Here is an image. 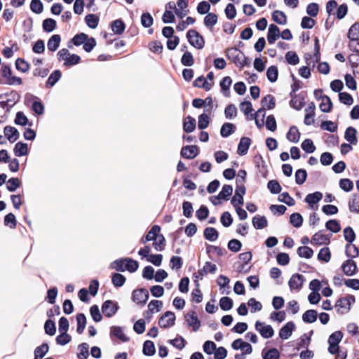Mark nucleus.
I'll use <instances>...</instances> for the list:
<instances>
[{
    "label": "nucleus",
    "mask_w": 359,
    "mask_h": 359,
    "mask_svg": "<svg viewBox=\"0 0 359 359\" xmlns=\"http://www.w3.org/2000/svg\"><path fill=\"white\" fill-rule=\"evenodd\" d=\"M138 267V262L130 258L118 259L110 264V268L122 272L128 271L133 273L136 271Z\"/></svg>",
    "instance_id": "obj_1"
},
{
    "label": "nucleus",
    "mask_w": 359,
    "mask_h": 359,
    "mask_svg": "<svg viewBox=\"0 0 359 359\" xmlns=\"http://www.w3.org/2000/svg\"><path fill=\"white\" fill-rule=\"evenodd\" d=\"M226 55L229 60L240 68L250 65L248 58L245 56L242 51L236 48H229L226 51Z\"/></svg>",
    "instance_id": "obj_2"
},
{
    "label": "nucleus",
    "mask_w": 359,
    "mask_h": 359,
    "mask_svg": "<svg viewBox=\"0 0 359 359\" xmlns=\"http://www.w3.org/2000/svg\"><path fill=\"white\" fill-rule=\"evenodd\" d=\"M355 302L353 295L348 294L338 299L335 304V308L341 314L346 313L351 309V305Z\"/></svg>",
    "instance_id": "obj_3"
},
{
    "label": "nucleus",
    "mask_w": 359,
    "mask_h": 359,
    "mask_svg": "<svg viewBox=\"0 0 359 359\" xmlns=\"http://www.w3.org/2000/svg\"><path fill=\"white\" fill-rule=\"evenodd\" d=\"M189 43L197 49H202L205 45L203 37L196 30L190 29L187 33Z\"/></svg>",
    "instance_id": "obj_4"
},
{
    "label": "nucleus",
    "mask_w": 359,
    "mask_h": 359,
    "mask_svg": "<svg viewBox=\"0 0 359 359\" xmlns=\"http://www.w3.org/2000/svg\"><path fill=\"white\" fill-rule=\"evenodd\" d=\"M217 269V266L215 264H212L210 262H206L203 267L194 274V276L196 279L195 281L198 279L202 280L203 277L208 273H215Z\"/></svg>",
    "instance_id": "obj_5"
},
{
    "label": "nucleus",
    "mask_w": 359,
    "mask_h": 359,
    "mask_svg": "<svg viewBox=\"0 0 359 359\" xmlns=\"http://www.w3.org/2000/svg\"><path fill=\"white\" fill-rule=\"evenodd\" d=\"M149 292L147 290L141 288L135 290L132 294V299L137 304L144 305L149 299Z\"/></svg>",
    "instance_id": "obj_6"
},
{
    "label": "nucleus",
    "mask_w": 359,
    "mask_h": 359,
    "mask_svg": "<svg viewBox=\"0 0 359 359\" xmlns=\"http://www.w3.org/2000/svg\"><path fill=\"white\" fill-rule=\"evenodd\" d=\"M255 329L265 339L272 337L274 334V331L271 325H265L264 323L260 321L256 322Z\"/></svg>",
    "instance_id": "obj_7"
},
{
    "label": "nucleus",
    "mask_w": 359,
    "mask_h": 359,
    "mask_svg": "<svg viewBox=\"0 0 359 359\" xmlns=\"http://www.w3.org/2000/svg\"><path fill=\"white\" fill-rule=\"evenodd\" d=\"M175 315L173 312L166 311L159 319L158 325L162 328L172 327L175 324Z\"/></svg>",
    "instance_id": "obj_8"
},
{
    "label": "nucleus",
    "mask_w": 359,
    "mask_h": 359,
    "mask_svg": "<svg viewBox=\"0 0 359 359\" xmlns=\"http://www.w3.org/2000/svg\"><path fill=\"white\" fill-rule=\"evenodd\" d=\"M181 156L187 159H193L198 154V148L195 145L184 146L182 148Z\"/></svg>",
    "instance_id": "obj_9"
},
{
    "label": "nucleus",
    "mask_w": 359,
    "mask_h": 359,
    "mask_svg": "<svg viewBox=\"0 0 359 359\" xmlns=\"http://www.w3.org/2000/svg\"><path fill=\"white\" fill-rule=\"evenodd\" d=\"M304 282V278L301 274H294L290 278L288 285L291 290H300L302 288L303 283Z\"/></svg>",
    "instance_id": "obj_10"
},
{
    "label": "nucleus",
    "mask_w": 359,
    "mask_h": 359,
    "mask_svg": "<svg viewBox=\"0 0 359 359\" xmlns=\"http://www.w3.org/2000/svg\"><path fill=\"white\" fill-rule=\"evenodd\" d=\"M118 310V306L116 303L111 300L105 301L102 306L103 314L107 317L113 316Z\"/></svg>",
    "instance_id": "obj_11"
},
{
    "label": "nucleus",
    "mask_w": 359,
    "mask_h": 359,
    "mask_svg": "<svg viewBox=\"0 0 359 359\" xmlns=\"http://www.w3.org/2000/svg\"><path fill=\"white\" fill-rule=\"evenodd\" d=\"M185 320L189 327L196 332L201 327V321L198 320L194 311H190L185 316Z\"/></svg>",
    "instance_id": "obj_12"
},
{
    "label": "nucleus",
    "mask_w": 359,
    "mask_h": 359,
    "mask_svg": "<svg viewBox=\"0 0 359 359\" xmlns=\"http://www.w3.org/2000/svg\"><path fill=\"white\" fill-rule=\"evenodd\" d=\"M341 269L343 272L348 276H352L355 275L357 271L356 264L351 259H348L345 261L341 265Z\"/></svg>",
    "instance_id": "obj_13"
},
{
    "label": "nucleus",
    "mask_w": 359,
    "mask_h": 359,
    "mask_svg": "<svg viewBox=\"0 0 359 359\" xmlns=\"http://www.w3.org/2000/svg\"><path fill=\"white\" fill-rule=\"evenodd\" d=\"M295 328L293 322L287 323L279 331V337L283 339H287L292 334Z\"/></svg>",
    "instance_id": "obj_14"
},
{
    "label": "nucleus",
    "mask_w": 359,
    "mask_h": 359,
    "mask_svg": "<svg viewBox=\"0 0 359 359\" xmlns=\"http://www.w3.org/2000/svg\"><path fill=\"white\" fill-rule=\"evenodd\" d=\"M280 36V29L278 26L271 24L269 27L267 40L270 44L275 43L276 39Z\"/></svg>",
    "instance_id": "obj_15"
},
{
    "label": "nucleus",
    "mask_w": 359,
    "mask_h": 359,
    "mask_svg": "<svg viewBox=\"0 0 359 359\" xmlns=\"http://www.w3.org/2000/svg\"><path fill=\"white\" fill-rule=\"evenodd\" d=\"M314 50L315 53L313 55H310L309 57H306L308 65H311L312 64L313 67H314L315 64L318 62L320 59V46L318 43V39L317 38L315 39Z\"/></svg>",
    "instance_id": "obj_16"
},
{
    "label": "nucleus",
    "mask_w": 359,
    "mask_h": 359,
    "mask_svg": "<svg viewBox=\"0 0 359 359\" xmlns=\"http://www.w3.org/2000/svg\"><path fill=\"white\" fill-rule=\"evenodd\" d=\"M4 135L11 142H15L19 137V133L18 130L12 126H6L4 128Z\"/></svg>",
    "instance_id": "obj_17"
},
{
    "label": "nucleus",
    "mask_w": 359,
    "mask_h": 359,
    "mask_svg": "<svg viewBox=\"0 0 359 359\" xmlns=\"http://www.w3.org/2000/svg\"><path fill=\"white\" fill-rule=\"evenodd\" d=\"M323 198V194L320 191H316L313 194H308L305 198V202L313 208V205L317 204Z\"/></svg>",
    "instance_id": "obj_18"
},
{
    "label": "nucleus",
    "mask_w": 359,
    "mask_h": 359,
    "mask_svg": "<svg viewBox=\"0 0 359 359\" xmlns=\"http://www.w3.org/2000/svg\"><path fill=\"white\" fill-rule=\"evenodd\" d=\"M250 143L251 140L250 138L245 137H242L238 144V154L241 156L246 154L249 149Z\"/></svg>",
    "instance_id": "obj_19"
},
{
    "label": "nucleus",
    "mask_w": 359,
    "mask_h": 359,
    "mask_svg": "<svg viewBox=\"0 0 359 359\" xmlns=\"http://www.w3.org/2000/svg\"><path fill=\"white\" fill-rule=\"evenodd\" d=\"M230 282V280L228 277L224 276V275H220L217 280V285L219 286L220 289L223 290L222 291V294H229V283Z\"/></svg>",
    "instance_id": "obj_20"
},
{
    "label": "nucleus",
    "mask_w": 359,
    "mask_h": 359,
    "mask_svg": "<svg viewBox=\"0 0 359 359\" xmlns=\"http://www.w3.org/2000/svg\"><path fill=\"white\" fill-rule=\"evenodd\" d=\"M321 102L319 105L320 110L323 112L328 113L332 110V102L327 95L320 96Z\"/></svg>",
    "instance_id": "obj_21"
},
{
    "label": "nucleus",
    "mask_w": 359,
    "mask_h": 359,
    "mask_svg": "<svg viewBox=\"0 0 359 359\" xmlns=\"http://www.w3.org/2000/svg\"><path fill=\"white\" fill-rule=\"evenodd\" d=\"M217 22V15L213 13H209L204 18V25L210 31Z\"/></svg>",
    "instance_id": "obj_22"
},
{
    "label": "nucleus",
    "mask_w": 359,
    "mask_h": 359,
    "mask_svg": "<svg viewBox=\"0 0 359 359\" xmlns=\"http://www.w3.org/2000/svg\"><path fill=\"white\" fill-rule=\"evenodd\" d=\"M311 243L317 245H327L330 243V238L327 235L318 232L313 236Z\"/></svg>",
    "instance_id": "obj_23"
},
{
    "label": "nucleus",
    "mask_w": 359,
    "mask_h": 359,
    "mask_svg": "<svg viewBox=\"0 0 359 359\" xmlns=\"http://www.w3.org/2000/svg\"><path fill=\"white\" fill-rule=\"evenodd\" d=\"M356 130L353 127H348L346 130L344 138L351 144H357Z\"/></svg>",
    "instance_id": "obj_24"
},
{
    "label": "nucleus",
    "mask_w": 359,
    "mask_h": 359,
    "mask_svg": "<svg viewBox=\"0 0 359 359\" xmlns=\"http://www.w3.org/2000/svg\"><path fill=\"white\" fill-rule=\"evenodd\" d=\"M213 83L207 81L206 79L203 76H199L194 81V86L197 88H202L206 91H208L212 87Z\"/></svg>",
    "instance_id": "obj_25"
},
{
    "label": "nucleus",
    "mask_w": 359,
    "mask_h": 359,
    "mask_svg": "<svg viewBox=\"0 0 359 359\" xmlns=\"http://www.w3.org/2000/svg\"><path fill=\"white\" fill-rule=\"evenodd\" d=\"M252 224L255 229H262L267 226L268 222L264 216L257 215L252 219Z\"/></svg>",
    "instance_id": "obj_26"
},
{
    "label": "nucleus",
    "mask_w": 359,
    "mask_h": 359,
    "mask_svg": "<svg viewBox=\"0 0 359 359\" xmlns=\"http://www.w3.org/2000/svg\"><path fill=\"white\" fill-rule=\"evenodd\" d=\"M60 41L61 38L59 34L53 35L48 41V49L50 51H55L60 46Z\"/></svg>",
    "instance_id": "obj_27"
},
{
    "label": "nucleus",
    "mask_w": 359,
    "mask_h": 359,
    "mask_svg": "<svg viewBox=\"0 0 359 359\" xmlns=\"http://www.w3.org/2000/svg\"><path fill=\"white\" fill-rule=\"evenodd\" d=\"M232 83V79L229 76H225L220 82L221 90L223 95L226 97H229L230 92L229 88Z\"/></svg>",
    "instance_id": "obj_28"
},
{
    "label": "nucleus",
    "mask_w": 359,
    "mask_h": 359,
    "mask_svg": "<svg viewBox=\"0 0 359 359\" xmlns=\"http://www.w3.org/2000/svg\"><path fill=\"white\" fill-rule=\"evenodd\" d=\"M236 126L231 123H225L222 125L220 134L223 137H227L235 132Z\"/></svg>",
    "instance_id": "obj_29"
},
{
    "label": "nucleus",
    "mask_w": 359,
    "mask_h": 359,
    "mask_svg": "<svg viewBox=\"0 0 359 359\" xmlns=\"http://www.w3.org/2000/svg\"><path fill=\"white\" fill-rule=\"evenodd\" d=\"M13 151L16 156H25L28 154L27 144L26 143L19 142L15 144Z\"/></svg>",
    "instance_id": "obj_30"
},
{
    "label": "nucleus",
    "mask_w": 359,
    "mask_h": 359,
    "mask_svg": "<svg viewBox=\"0 0 359 359\" xmlns=\"http://www.w3.org/2000/svg\"><path fill=\"white\" fill-rule=\"evenodd\" d=\"M196 128V120L190 116L185 118L183 123V129L186 133H191Z\"/></svg>",
    "instance_id": "obj_31"
},
{
    "label": "nucleus",
    "mask_w": 359,
    "mask_h": 359,
    "mask_svg": "<svg viewBox=\"0 0 359 359\" xmlns=\"http://www.w3.org/2000/svg\"><path fill=\"white\" fill-rule=\"evenodd\" d=\"M62 74L60 70H55L48 77L46 83V88L53 87L61 78Z\"/></svg>",
    "instance_id": "obj_32"
},
{
    "label": "nucleus",
    "mask_w": 359,
    "mask_h": 359,
    "mask_svg": "<svg viewBox=\"0 0 359 359\" xmlns=\"http://www.w3.org/2000/svg\"><path fill=\"white\" fill-rule=\"evenodd\" d=\"M300 138V133L296 126H292L287 134V139L292 142L297 143Z\"/></svg>",
    "instance_id": "obj_33"
},
{
    "label": "nucleus",
    "mask_w": 359,
    "mask_h": 359,
    "mask_svg": "<svg viewBox=\"0 0 359 359\" xmlns=\"http://www.w3.org/2000/svg\"><path fill=\"white\" fill-rule=\"evenodd\" d=\"M272 19L279 25H285L287 23L286 15L280 11H275L272 13Z\"/></svg>",
    "instance_id": "obj_34"
},
{
    "label": "nucleus",
    "mask_w": 359,
    "mask_h": 359,
    "mask_svg": "<svg viewBox=\"0 0 359 359\" xmlns=\"http://www.w3.org/2000/svg\"><path fill=\"white\" fill-rule=\"evenodd\" d=\"M142 352L145 355L151 356L155 354L156 348L153 341H146L143 344Z\"/></svg>",
    "instance_id": "obj_35"
},
{
    "label": "nucleus",
    "mask_w": 359,
    "mask_h": 359,
    "mask_svg": "<svg viewBox=\"0 0 359 359\" xmlns=\"http://www.w3.org/2000/svg\"><path fill=\"white\" fill-rule=\"evenodd\" d=\"M111 334L121 340L123 342L128 341L129 338L123 333L121 327L114 326L111 328Z\"/></svg>",
    "instance_id": "obj_36"
},
{
    "label": "nucleus",
    "mask_w": 359,
    "mask_h": 359,
    "mask_svg": "<svg viewBox=\"0 0 359 359\" xmlns=\"http://www.w3.org/2000/svg\"><path fill=\"white\" fill-rule=\"evenodd\" d=\"M241 191V193H239L238 191H236L231 199V204L235 208L241 207L243 204L244 190L242 189Z\"/></svg>",
    "instance_id": "obj_37"
},
{
    "label": "nucleus",
    "mask_w": 359,
    "mask_h": 359,
    "mask_svg": "<svg viewBox=\"0 0 359 359\" xmlns=\"http://www.w3.org/2000/svg\"><path fill=\"white\" fill-rule=\"evenodd\" d=\"M348 208L351 212L359 213V195L352 196L348 202Z\"/></svg>",
    "instance_id": "obj_38"
},
{
    "label": "nucleus",
    "mask_w": 359,
    "mask_h": 359,
    "mask_svg": "<svg viewBox=\"0 0 359 359\" xmlns=\"http://www.w3.org/2000/svg\"><path fill=\"white\" fill-rule=\"evenodd\" d=\"M219 236L218 231L213 227H207L204 230L205 238L210 241H215Z\"/></svg>",
    "instance_id": "obj_39"
},
{
    "label": "nucleus",
    "mask_w": 359,
    "mask_h": 359,
    "mask_svg": "<svg viewBox=\"0 0 359 359\" xmlns=\"http://www.w3.org/2000/svg\"><path fill=\"white\" fill-rule=\"evenodd\" d=\"M125 27V24L121 20H116L111 24V30L116 34H121Z\"/></svg>",
    "instance_id": "obj_40"
},
{
    "label": "nucleus",
    "mask_w": 359,
    "mask_h": 359,
    "mask_svg": "<svg viewBox=\"0 0 359 359\" xmlns=\"http://www.w3.org/2000/svg\"><path fill=\"white\" fill-rule=\"evenodd\" d=\"M317 312L315 310H308L302 316V320L305 323H314L317 319Z\"/></svg>",
    "instance_id": "obj_41"
},
{
    "label": "nucleus",
    "mask_w": 359,
    "mask_h": 359,
    "mask_svg": "<svg viewBox=\"0 0 359 359\" xmlns=\"http://www.w3.org/2000/svg\"><path fill=\"white\" fill-rule=\"evenodd\" d=\"M233 188L231 185L225 184L223 186L221 191L216 197L217 199H228V197L232 194Z\"/></svg>",
    "instance_id": "obj_42"
},
{
    "label": "nucleus",
    "mask_w": 359,
    "mask_h": 359,
    "mask_svg": "<svg viewBox=\"0 0 359 359\" xmlns=\"http://www.w3.org/2000/svg\"><path fill=\"white\" fill-rule=\"evenodd\" d=\"M346 255L350 259H353L359 255L358 248L352 243L346 245Z\"/></svg>",
    "instance_id": "obj_43"
},
{
    "label": "nucleus",
    "mask_w": 359,
    "mask_h": 359,
    "mask_svg": "<svg viewBox=\"0 0 359 359\" xmlns=\"http://www.w3.org/2000/svg\"><path fill=\"white\" fill-rule=\"evenodd\" d=\"M77 328L76 331L79 334L83 333L86 325V318L84 314L79 313L76 316Z\"/></svg>",
    "instance_id": "obj_44"
},
{
    "label": "nucleus",
    "mask_w": 359,
    "mask_h": 359,
    "mask_svg": "<svg viewBox=\"0 0 359 359\" xmlns=\"http://www.w3.org/2000/svg\"><path fill=\"white\" fill-rule=\"evenodd\" d=\"M48 345L46 343H43L35 348L34 356L39 359H42V358L48 353Z\"/></svg>",
    "instance_id": "obj_45"
},
{
    "label": "nucleus",
    "mask_w": 359,
    "mask_h": 359,
    "mask_svg": "<svg viewBox=\"0 0 359 359\" xmlns=\"http://www.w3.org/2000/svg\"><path fill=\"white\" fill-rule=\"evenodd\" d=\"M297 254L299 257L309 259L313 255V250L307 246H302L297 249Z\"/></svg>",
    "instance_id": "obj_46"
},
{
    "label": "nucleus",
    "mask_w": 359,
    "mask_h": 359,
    "mask_svg": "<svg viewBox=\"0 0 359 359\" xmlns=\"http://www.w3.org/2000/svg\"><path fill=\"white\" fill-rule=\"evenodd\" d=\"M305 103L304 98L299 96L293 97L290 101L291 106L297 110H300Z\"/></svg>",
    "instance_id": "obj_47"
},
{
    "label": "nucleus",
    "mask_w": 359,
    "mask_h": 359,
    "mask_svg": "<svg viewBox=\"0 0 359 359\" xmlns=\"http://www.w3.org/2000/svg\"><path fill=\"white\" fill-rule=\"evenodd\" d=\"M87 25L92 29L97 27L99 22V18L94 14H88L85 18Z\"/></svg>",
    "instance_id": "obj_48"
},
{
    "label": "nucleus",
    "mask_w": 359,
    "mask_h": 359,
    "mask_svg": "<svg viewBox=\"0 0 359 359\" xmlns=\"http://www.w3.org/2000/svg\"><path fill=\"white\" fill-rule=\"evenodd\" d=\"M21 186L20 180L17 177H12L7 182L6 188L9 191H15Z\"/></svg>",
    "instance_id": "obj_49"
},
{
    "label": "nucleus",
    "mask_w": 359,
    "mask_h": 359,
    "mask_svg": "<svg viewBox=\"0 0 359 359\" xmlns=\"http://www.w3.org/2000/svg\"><path fill=\"white\" fill-rule=\"evenodd\" d=\"M89 346L87 343H83L80 344L78 347L79 353L77 355L79 359H87L89 353H88Z\"/></svg>",
    "instance_id": "obj_50"
},
{
    "label": "nucleus",
    "mask_w": 359,
    "mask_h": 359,
    "mask_svg": "<svg viewBox=\"0 0 359 359\" xmlns=\"http://www.w3.org/2000/svg\"><path fill=\"white\" fill-rule=\"evenodd\" d=\"M42 26L45 32H51L56 27V21L52 18H47L43 20Z\"/></svg>",
    "instance_id": "obj_51"
},
{
    "label": "nucleus",
    "mask_w": 359,
    "mask_h": 359,
    "mask_svg": "<svg viewBox=\"0 0 359 359\" xmlns=\"http://www.w3.org/2000/svg\"><path fill=\"white\" fill-rule=\"evenodd\" d=\"M111 282L115 287H121L126 282V278L121 273H114L111 277Z\"/></svg>",
    "instance_id": "obj_52"
},
{
    "label": "nucleus",
    "mask_w": 359,
    "mask_h": 359,
    "mask_svg": "<svg viewBox=\"0 0 359 359\" xmlns=\"http://www.w3.org/2000/svg\"><path fill=\"white\" fill-rule=\"evenodd\" d=\"M262 104L264 108L271 109L275 107V98L271 95H268L262 98Z\"/></svg>",
    "instance_id": "obj_53"
},
{
    "label": "nucleus",
    "mask_w": 359,
    "mask_h": 359,
    "mask_svg": "<svg viewBox=\"0 0 359 359\" xmlns=\"http://www.w3.org/2000/svg\"><path fill=\"white\" fill-rule=\"evenodd\" d=\"M278 71L276 66H271L266 71V76L269 81L275 82L278 79Z\"/></svg>",
    "instance_id": "obj_54"
},
{
    "label": "nucleus",
    "mask_w": 359,
    "mask_h": 359,
    "mask_svg": "<svg viewBox=\"0 0 359 359\" xmlns=\"http://www.w3.org/2000/svg\"><path fill=\"white\" fill-rule=\"evenodd\" d=\"M302 149L306 153H313L316 150V147L311 139H306L302 143Z\"/></svg>",
    "instance_id": "obj_55"
},
{
    "label": "nucleus",
    "mask_w": 359,
    "mask_h": 359,
    "mask_svg": "<svg viewBox=\"0 0 359 359\" xmlns=\"http://www.w3.org/2000/svg\"><path fill=\"white\" fill-rule=\"evenodd\" d=\"M219 306L224 311H229L233 307V301L228 297H222L219 300Z\"/></svg>",
    "instance_id": "obj_56"
},
{
    "label": "nucleus",
    "mask_w": 359,
    "mask_h": 359,
    "mask_svg": "<svg viewBox=\"0 0 359 359\" xmlns=\"http://www.w3.org/2000/svg\"><path fill=\"white\" fill-rule=\"evenodd\" d=\"M307 177V172L304 169H299L295 172V182L297 184H302L304 183Z\"/></svg>",
    "instance_id": "obj_57"
},
{
    "label": "nucleus",
    "mask_w": 359,
    "mask_h": 359,
    "mask_svg": "<svg viewBox=\"0 0 359 359\" xmlns=\"http://www.w3.org/2000/svg\"><path fill=\"white\" fill-rule=\"evenodd\" d=\"M325 226L327 229L333 233H338L341 230L339 223L335 219H330L328 222H327Z\"/></svg>",
    "instance_id": "obj_58"
},
{
    "label": "nucleus",
    "mask_w": 359,
    "mask_h": 359,
    "mask_svg": "<svg viewBox=\"0 0 359 359\" xmlns=\"http://www.w3.org/2000/svg\"><path fill=\"white\" fill-rule=\"evenodd\" d=\"M348 38L359 39V22L354 23L349 29Z\"/></svg>",
    "instance_id": "obj_59"
},
{
    "label": "nucleus",
    "mask_w": 359,
    "mask_h": 359,
    "mask_svg": "<svg viewBox=\"0 0 359 359\" xmlns=\"http://www.w3.org/2000/svg\"><path fill=\"white\" fill-rule=\"evenodd\" d=\"M30 9L32 12L40 14L43 11V4L40 0H32L30 4Z\"/></svg>",
    "instance_id": "obj_60"
},
{
    "label": "nucleus",
    "mask_w": 359,
    "mask_h": 359,
    "mask_svg": "<svg viewBox=\"0 0 359 359\" xmlns=\"http://www.w3.org/2000/svg\"><path fill=\"white\" fill-rule=\"evenodd\" d=\"M290 223L296 228H299L302 225L303 218L299 213H293L290 217Z\"/></svg>",
    "instance_id": "obj_61"
},
{
    "label": "nucleus",
    "mask_w": 359,
    "mask_h": 359,
    "mask_svg": "<svg viewBox=\"0 0 359 359\" xmlns=\"http://www.w3.org/2000/svg\"><path fill=\"white\" fill-rule=\"evenodd\" d=\"M267 187L273 194H277L281 191V187L276 180H270L267 184Z\"/></svg>",
    "instance_id": "obj_62"
},
{
    "label": "nucleus",
    "mask_w": 359,
    "mask_h": 359,
    "mask_svg": "<svg viewBox=\"0 0 359 359\" xmlns=\"http://www.w3.org/2000/svg\"><path fill=\"white\" fill-rule=\"evenodd\" d=\"M330 258L331 253L328 248H322L318 255V259L325 262H328L330 260Z\"/></svg>",
    "instance_id": "obj_63"
},
{
    "label": "nucleus",
    "mask_w": 359,
    "mask_h": 359,
    "mask_svg": "<svg viewBox=\"0 0 359 359\" xmlns=\"http://www.w3.org/2000/svg\"><path fill=\"white\" fill-rule=\"evenodd\" d=\"M45 332L50 335L53 336L56 332V327L55 323L51 320L46 321L44 325Z\"/></svg>",
    "instance_id": "obj_64"
}]
</instances>
